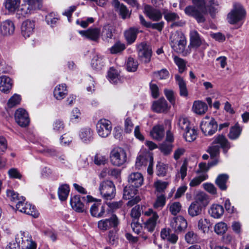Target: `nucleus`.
I'll list each match as a JSON object with an SVG mask.
<instances>
[{
  "label": "nucleus",
  "mask_w": 249,
  "mask_h": 249,
  "mask_svg": "<svg viewBox=\"0 0 249 249\" xmlns=\"http://www.w3.org/2000/svg\"><path fill=\"white\" fill-rule=\"evenodd\" d=\"M164 94L170 102V103L174 105L175 104V97L174 92L172 90L165 89L164 90Z\"/></svg>",
  "instance_id": "63"
},
{
  "label": "nucleus",
  "mask_w": 249,
  "mask_h": 249,
  "mask_svg": "<svg viewBox=\"0 0 249 249\" xmlns=\"http://www.w3.org/2000/svg\"><path fill=\"white\" fill-rule=\"evenodd\" d=\"M8 174L11 178H16V179H21L22 178V175L19 171L15 168H12L9 169L8 171Z\"/></svg>",
  "instance_id": "62"
},
{
  "label": "nucleus",
  "mask_w": 249,
  "mask_h": 249,
  "mask_svg": "<svg viewBox=\"0 0 249 249\" xmlns=\"http://www.w3.org/2000/svg\"><path fill=\"white\" fill-rule=\"evenodd\" d=\"M166 204L165 194L156 195V198L153 204V208L155 209L161 210Z\"/></svg>",
  "instance_id": "39"
},
{
  "label": "nucleus",
  "mask_w": 249,
  "mask_h": 249,
  "mask_svg": "<svg viewBox=\"0 0 249 249\" xmlns=\"http://www.w3.org/2000/svg\"><path fill=\"white\" fill-rule=\"evenodd\" d=\"M7 196L12 201L16 202L17 201L25 200V198L23 196L19 197L18 194L15 192L13 190H8L7 191Z\"/></svg>",
  "instance_id": "55"
},
{
  "label": "nucleus",
  "mask_w": 249,
  "mask_h": 249,
  "mask_svg": "<svg viewBox=\"0 0 249 249\" xmlns=\"http://www.w3.org/2000/svg\"><path fill=\"white\" fill-rule=\"evenodd\" d=\"M144 12L150 19L154 21H158L162 18V14L160 10L149 5L144 6Z\"/></svg>",
  "instance_id": "21"
},
{
  "label": "nucleus",
  "mask_w": 249,
  "mask_h": 249,
  "mask_svg": "<svg viewBox=\"0 0 249 249\" xmlns=\"http://www.w3.org/2000/svg\"><path fill=\"white\" fill-rule=\"evenodd\" d=\"M100 32V30L98 28H90L86 31H79V33L83 36L95 41H97L99 38Z\"/></svg>",
  "instance_id": "25"
},
{
  "label": "nucleus",
  "mask_w": 249,
  "mask_h": 249,
  "mask_svg": "<svg viewBox=\"0 0 249 249\" xmlns=\"http://www.w3.org/2000/svg\"><path fill=\"white\" fill-rule=\"evenodd\" d=\"M206 1L204 15L209 13L213 18H214L220 8L219 2L217 0H206Z\"/></svg>",
  "instance_id": "16"
},
{
  "label": "nucleus",
  "mask_w": 249,
  "mask_h": 249,
  "mask_svg": "<svg viewBox=\"0 0 249 249\" xmlns=\"http://www.w3.org/2000/svg\"><path fill=\"white\" fill-rule=\"evenodd\" d=\"M175 79L178 82L179 89V94L181 96L187 97L188 96V90L186 85L182 78L178 74L175 75Z\"/></svg>",
  "instance_id": "37"
},
{
  "label": "nucleus",
  "mask_w": 249,
  "mask_h": 249,
  "mask_svg": "<svg viewBox=\"0 0 249 249\" xmlns=\"http://www.w3.org/2000/svg\"><path fill=\"white\" fill-rule=\"evenodd\" d=\"M67 93V87L66 84H64L57 86L53 91V95L57 100L63 99Z\"/></svg>",
  "instance_id": "32"
},
{
  "label": "nucleus",
  "mask_w": 249,
  "mask_h": 249,
  "mask_svg": "<svg viewBox=\"0 0 249 249\" xmlns=\"http://www.w3.org/2000/svg\"><path fill=\"white\" fill-rule=\"evenodd\" d=\"M36 249V244L31 235L25 232H20L15 237V240L9 242L5 247V249Z\"/></svg>",
  "instance_id": "1"
},
{
  "label": "nucleus",
  "mask_w": 249,
  "mask_h": 249,
  "mask_svg": "<svg viewBox=\"0 0 249 249\" xmlns=\"http://www.w3.org/2000/svg\"><path fill=\"white\" fill-rule=\"evenodd\" d=\"M138 58L144 63H148L151 60L152 51L146 44L141 43L137 45Z\"/></svg>",
  "instance_id": "11"
},
{
  "label": "nucleus",
  "mask_w": 249,
  "mask_h": 249,
  "mask_svg": "<svg viewBox=\"0 0 249 249\" xmlns=\"http://www.w3.org/2000/svg\"><path fill=\"white\" fill-rule=\"evenodd\" d=\"M139 31L137 29L131 28L124 32L125 38L129 44L133 43L136 40Z\"/></svg>",
  "instance_id": "36"
},
{
  "label": "nucleus",
  "mask_w": 249,
  "mask_h": 249,
  "mask_svg": "<svg viewBox=\"0 0 249 249\" xmlns=\"http://www.w3.org/2000/svg\"><path fill=\"white\" fill-rule=\"evenodd\" d=\"M21 0H5V9L11 13H15L20 4Z\"/></svg>",
  "instance_id": "35"
},
{
  "label": "nucleus",
  "mask_w": 249,
  "mask_h": 249,
  "mask_svg": "<svg viewBox=\"0 0 249 249\" xmlns=\"http://www.w3.org/2000/svg\"><path fill=\"white\" fill-rule=\"evenodd\" d=\"M208 177V176L206 174L203 173L192 179L189 183V185L192 187L197 186L202 182L207 179Z\"/></svg>",
  "instance_id": "45"
},
{
  "label": "nucleus",
  "mask_w": 249,
  "mask_h": 249,
  "mask_svg": "<svg viewBox=\"0 0 249 249\" xmlns=\"http://www.w3.org/2000/svg\"><path fill=\"white\" fill-rule=\"evenodd\" d=\"M37 10L30 5L27 4H19L17 8V11L15 12L16 16L18 18H20L26 17L33 13L35 11Z\"/></svg>",
  "instance_id": "18"
},
{
  "label": "nucleus",
  "mask_w": 249,
  "mask_h": 249,
  "mask_svg": "<svg viewBox=\"0 0 249 249\" xmlns=\"http://www.w3.org/2000/svg\"><path fill=\"white\" fill-rule=\"evenodd\" d=\"M170 44L175 52L183 55H187L191 53L189 48L185 49L187 40L184 35L181 32H175L171 34Z\"/></svg>",
  "instance_id": "2"
},
{
  "label": "nucleus",
  "mask_w": 249,
  "mask_h": 249,
  "mask_svg": "<svg viewBox=\"0 0 249 249\" xmlns=\"http://www.w3.org/2000/svg\"><path fill=\"white\" fill-rule=\"evenodd\" d=\"M246 14L245 10L241 5L235 4L228 14L227 19L230 24H234L241 22L245 18Z\"/></svg>",
  "instance_id": "5"
},
{
  "label": "nucleus",
  "mask_w": 249,
  "mask_h": 249,
  "mask_svg": "<svg viewBox=\"0 0 249 249\" xmlns=\"http://www.w3.org/2000/svg\"><path fill=\"white\" fill-rule=\"evenodd\" d=\"M137 190L130 187H125L124 189L123 198L125 200L130 199L137 194Z\"/></svg>",
  "instance_id": "46"
},
{
  "label": "nucleus",
  "mask_w": 249,
  "mask_h": 249,
  "mask_svg": "<svg viewBox=\"0 0 249 249\" xmlns=\"http://www.w3.org/2000/svg\"><path fill=\"white\" fill-rule=\"evenodd\" d=\"M213 144H219L224 152L227 153L230 148V144L226 138L223 135H218L215 137L213 142Z\"/></svg>",
  "instance_id": "28"
},
{
  "label": "nucleus",
  "mask_w": 249,
  "mask_h": 249,
  "mask_svg": "<svg viewBox=\"0 0 249 249\" xmlns=\"http://www.w3.org/2000/svg\"><path fill=\"white\" fill-rule=\"evenodd\" d=\"M143 214L148 217L143 223V227L148 232H152L155 230L157 225L160 222L159 215L157 212L152 208H149L144 211Z\"/></svg>",
  "instance_id": "3"
},
{
  "label": "nucleus",
  "mask_w": 249,
  "mask_h": 249,
  "mask_svg": "<svg viewBox=\"0 0 249 249\" xmlns=\"http://www.w3.org/2000/svg\"><path fill=\"white\" fill-rule=\"evenodd\" d=\"M172 145L171 143H167L166 142H164L160 145V148L162 152L165 155L169 154L172 150Z\"/></svg>",
  "instance_id": "64"
},
{
  "label": "nucleus",
  "mask_w": 249,
  "mask_h": 249,
  "mask_svg": "<svg viewBox=\"0 0 249 249\" xmlns=\"http://www.w3.org/2000/svg\"><path fill=\"white\" fill-rule=\"evenodd\" d=\"M178 125L180 129L185 131L190 127V122L187 118L180 117L178 120Z\"/></svg>",
  "instance_id": "51"
},
{
  "label": "nucleus",
  "mask_w": 249,
  "mask_h": 249,
  "mask_svg": "<svg viewBox=\"0 0 249 249\" xmlns=\"http://www.w3.org/2000/svg\"><path fill=\"white\" fill-rule=\"evenodd\" d=\"M169 185L167 181H163L158 180L154 183V186L155 188V194H165V191Z\"/></svg>",
  "instance_id": "38"
},
{
  "label": "nucleus",
  "mask_w": 249,
  "mask_h": 249,
  "mask_svg": "<svg viewBox=\"0 0 249 249\" xmlns=\"http://www.w3.org/2000/svg\"><path fill=\"white\" fill-rule=\"evenodd\" d=\"M163 14L167 21H173L179 19V16L176 13L168 12L167 10H164Z\"/></svg>",
  "instance_id": "54"
},
{
  "label": "nucleus",
  "mask_w": 249,
  "mask_h": 249,
  "mask_svg": "<svg viewBox=\"0 0 249 249\" xmlns=\"http://www.w3.org/2000/svg\"><path fill=\"white\" fill-rule=\"evenodd\" d=\"M70 192L69 186L67 184L62 185L58 190V195L60 200L64 201L67 199Z\"/></svg>",
  "instance_id": "42"
},
{
  "label": "nucleus",
  "mask_w": 249,
  "mask_h": 249,
  "mask_svg": "<svg viewBox=\"0 0 249 249\" xmlns=\"http://www.w3.org/2000/svg\"><path fill=\"white\" fill-rule=\"evenodd\" d=\"M111 163L115 166L119 167L126 161V153L124 149L120 147L113 148L110 153Z\"/></svg>",
  "instance_id": "6"
},
{
  "label": "nucleus",
  "mask_w": 249,
  "mask_h": 249,
  "mask_svg": "<svg viewBox=\"0 0 249 249\" xmlns=\"http://www.w3.org/2000/svg\"><path fill=\"white\" fill-rule=\"evenodd\" d=\"M24 201L21 200L18 201L16 205L17 209L21 213L32 215L34 217H37L39 213L36 211L35 207L30 203H24Z\"/></svg>",
  "instance_id": "13"
},
{
  "label": "nucleus",
  "mask_w": 249,
  "mask_h": 249,
  "mask_svg": "<svg viewBox=\"0 0 249 249\" xmlns=\"http://www.w3.org/2000/svg\"><path fill=\"white\" fill-rule=\"evenodd\" d=\"M184 137L186 141L192 142L195 140L197 136V131L194 127H189L185 130Z\"/></svg>",
  "instance_id": "41"
},
{
  "label": "nucleus",
  "mask_w": 249,
  "mask_h": 249,
  "mask_svg": "<svg viewBox=\"0 0 249 249\" xmlns=\"http://www.w3.org/2000/svg\"><path fill=\"white\" fill-rule=\"evenodd\" d=\"M12 87L11 79L8 76H1L0 77V90L4 93L9 91Z\"/></svg>",
  "instance_id": "27"
},
{
  "label": "nucleus",
  "mask_w": 249,
  "mask_h": 249,
  "mask_svg": "<svg viewBox=\"0 0 249 249\" xmlns=\"http://www.w3.org/2000/svg\"><path fill=\"white\" fill-rule=\"evenodd\" d=\"M192 109L197 114L202 115L208 110L207 105L201 101H196L194 102Z\"/></svg>",
  "instance_id": "29"
},
{
  "label": "nucleus",
  "mask_w": 249,
  "mask_h": 249,
  "mask_svg": "<svg viewBox=\"0 0 249 249\" xmlns=\"http://www.w3.org/2000/svg\"><path fill=\"white\" fill-rule=\"evenodd\" d=\"M153 74L155 76L159 77L160 79H167L169 76V73L165 69H163L160 71H154Z\"/></svg>",
  "instance_id": "61"
},
{
  "label": "nucleus",
  "mask_w": 249,
  "mask_h": 249,
  "mask_svg": "<svg viewBox=\"0 0 249 249\" xmlns=\"http://www.w3.org/2000/svg\"><path fill=\"white\" fill-rule=\"evenodd\" d=\"M99 190L103 197L107 199H111L115 196V187L110 180L104 181L100 183Z\"/></svg>",
  "instance_id": "8"
},
{
  "label": "nucleus",
  "mask_w": 249,
  "mask_h": 249,
  "mask_svg": "<svg viewBox=\"0 0 249 249\" xmlns=\"http://www.w3.org/2000/svg\"><path fill=\"white\" fill-rule=\"evenodd\" d=\"M138 64L137 61L132 57H129L127 59L126 67L128 71L134 72L137 70Z\"/></svg>",
  "instance_id": "50"
},
{
  "label": "nucleus",
  "mask_w": 249,
  "mask_h": 249,
  "mask_svg": "<svg viewBox=\"0 0 249 249\" xmlns=\"http://www.w3.org/2000/svg\"><path fill=\"white\" fill-rule=\"evenodd\" d=\"M35 26L34 21L29 19L24 21L21 27L22 35L25 38L30 37L34 32Z\"/></svg>",
  "instance_id": "20"
},
{
  "label": "nucleus",
  "mask_w": 249,
  "mask_h": 249,
  "mask_svg": "<svg viewBox=\"0 0 249 249\" xmlns=\"http://www.w3.org/2000/svg\"><path fill=\"white\" fill-rule=\"evenodd\" d=\"M229 179V176L226 174H222L218 176L215 180V184L222 191L227 189V182Z\"/></svg>",
  "instance_id": "34"
},
{
  "label": "nucleus",
  "mask_w": 249,
  "mask_h": 249,
  "mask_svg": "<svg viewBox=\"0 0 249 249\" xmlns=\"http://www.w3.org/2000/svg\"><path fill=\"white\" fill-rule=\"evenodd\" d=\"M185 239L188 244H194L197 241V235L193 231H189L185 235Z\"/></svg>",
  "instance_id": "47"
},
{
  "label": "nucleus",
  "mask_w": 249,
  "mask_h": 249,
  "mask_svg": "<svg viewBox=\"0 0 249 249\" xmlns=\"http://www.w3.org/2000/svg\"><path fill=\"white\" fill-rule=\"evenodd\" d=\"M190 44L188 48L191 50V48L197 49L203 44L204 40L200 36L199 33L196 30H192L190 32Z\"/></svg>",
  "instance_id": "15"
},
{
  "label": "nucleus",
  "mask_w": 249,
  "mask_h": 249,
  "mask_svg": "<svg viewBox=\"0 0 249 249\" xmlns=\"http://www.w3.org/2000/svg\"><path fill=\"white\" fill-rule=\"evenodd\" d=\"M20 101V96L17 94H15L9 99L7 102V106L8 107L12 108L18 105Z\"/></svg>",
  "instance_id": "52"
},
{
  "label": "nucleus",
  "mask_w": 249,
  "mask_h": 249,
  "mask_svg": "<svg viewBox=\"0 0 249 249\" xmlns=\"http://www.w3.org/2000/svg\"><path fill=\"white\" fill-rule=\"evenodd\" d=\"M94 132L89 127L83 128L79 133V137L81 141L86 143H89L94 139Z\"/></svg>",
  "instance_id": "24"
},
{
  "label": "nucleus",
  "mask_w": 249,
  "mask_h": 249,
  "mask_svg": "<svg viewBox=\"0 0 249 249\" xmlns=\"http://www.w3.org/2000/svg\"><path fill=\"white\" fill-rule=\"evenodd\" d=\"M227 230V226L224 222H219L214 227V231L217 234H222Z\"/></svg>",
  "instance_id": "57"
},
{
  "label": "nucleus",
  "mask_w": 249,
  "mask_h": 249,
  "mask_svg": "<svg viewBox=\"0 0 249 249\" xmlns=\"http://www.w3.org/2000/svg\"><path fill=\"white\" fill-rule=\"evenodd\" d=\"M152 160V156L149 154L144 156L139 155L136 160V166L137 168H139L143 165L146 166L148 161L151 162Z\"/></svg>",
  "instance_id": "40"
},
{
  "label": "nucleus",
  "mask_w": 249,
  "mask_h": 249,
  "mask_svg": "<svg viewBox=\"0 0 249 249\" xmlns=\"http://www.w3.org/2000/svg\"><path fill=\"white\" fill-rule=\"evenodd\" d=\"M142 208L140 205H137L133 207L130 212V216L133 219L139 220L141 215Z\"/></svg>",
  "instance_id": "56"
},
{
  "label": "nucleus",
  "mask_w": 249,
  "mask_h": 249,
  "mask_svg": "<svg viewBox=\"0 0 249 249\" xmlns=\"http://www.w3.org/2000/svg\"><path fill=\"white\" fill-rule=\"evenodd\" d=\"M104 65L103 58L96 55L93 57L91 61L92 67L96 70H100L102 69Z\"/></svg>",
  "instance_id": "44"
},
{
  "label": "nucleus",
  "mask_w": 249,
  "mask_h": 249,
  "mask_svg": "<svg viewBox=\"0 0 249 249\" xmlns=\"http://www.w3.org/2000/svg\"><path fill=\"white\" fill-rule=\"evenodd\" d=\"M131 227L133 231L137 234H139L140 233L142 229V226L139 222V220H137L136 219H132L131 223Z\"/></svg>",
  "instance_id": "60"
},
{
  "label": "nucleus",
  "mask_w": 249,
  "mask_h": 249,
  "mask_svg": "<svg viewBox=\"0 0 249 249\" xmlns=\"http://www.w3.org/2000/svg\"><path fill=\"white\" fill-rule=\"evenodd\" d=\"M15 119L16 123L21 127L28 126L30 123L29 115L23 108H18L15 111Z\"/></svg>",
  "instance_id": "14"
},
{
  "label": "nucleus",
  "mask_w": 249,
  "mask_h": 249,
  "mask_svg": "<svg viewBox=\"0 0 249 249\" xmlns=\"http://www.w3.org/2000/svg\"><path fill=\"white\" fill-rule=\"evenodd\" d=\"M200 128L206 136H211L217 130V124L214 119L206 116L202 121Z\"/></svg>",
  "instance_id": "7"
},
{
  "label": "nucleus",
  "mask_w": 249,
  "mask_h": 249,
  "mask_svg": "<svg viewBox=\"0 0 249 249\" xmlns=\"http://www.w3.org/2000/svg\"><path fill=\"white\" fill-rule=\"evenodd\" d=\"M184 12L186 15L194 18L198 23H204L206 21L203 12L195 5L187 6L184 9Z\"/></svg>",
  "instance_id": "10"
},
{
  "label": "nucleus",
  "mask_w": 249,
  "mask_h": 249,
  "mask_svg": "<svg viewBox=\"0 0 249 249\" xmlns=\"http://www.w3.org/2000/svg\"><path fill=\"white\" fill-rule=\"evenodd\" d=\"M108 77L111 83L116 84L120 81V75L115 69H110L108 73Z\"/></svg>",
  "instance_id": "49"
},
{
  "label": "nucleus",
  "mask_w": 249,
  "mask_h": 249,
  "mask_svg": "<svg viewBox=\"0 0 249 249\" xmlns=\"http://www.w3.org/2000/svg\"><path fill=\"white\" fill-rule=\"evenodd\" d=\"M202 206L201 204L197 202H193L188 208V213L192 217H195L201 214Z\"/></svg>",
  "instance_id": "33"
},
{
  "label": "nucleus",
  "mask_w": 249,
  "mask_h": 249,
  "mask_svg": "<svg viewBox=\"0 0 249 249\" xmlns=\"http://www.w3.org/2000/svg\"><path fill=\"white\" fill-rule=\"evenodd\" d=\"M112 130L111 122L106 119H101L96 124V130L98 135L102 138H106L110 135Z\"/></svg>",
  "instance_id": "9"
},
{
  "label": "nucleus",
  "mask_w": 249,
  "mask_h": 249,
  "mask_svg": "<svg viewBox=\"0 0 249 249\" xmlns=\"http://www.w3.org/2000/svg\"><path fill=\"white\" fill-rule=\"evenodd\" d=\"M198 228L202 230L203 232L209 230L211 224L209 220L206 218H201L198 222Z\"/></svg>",
  "instance_id": "48"
},
{
  "label": "nucleus",
  "mask_w": 249,
  "mask_h": 249,
  "mask_svg": "<svg viewBox=\"0 0 249 249\" xmlns=\"http://www.w3.org/2000/svg\"><path fill=\"white\" fill-rule=\"evenodd\" d=\"M55 16V13L53 12L51 13L46 16V20L48 24L53 27L56 24L58 18L56 17Z\"/></svg>",
  "instance_id": "58"
},
{
  "label": "nucleus",
  "mask_w": 249,
  "mask_h": 249,
  "mask_svg": "<svg viewBox=\"0 0 249 249\" xmlns=\"http://www.w3.org/2000/svg\"><path fill=\"white\" fill-rule=\"evenodd\" d=\"M168 207L171 213L176 215L180 211L181 205L179 202H176L168 205Z\"/></svg>",
  "instance_id": "53"
},
{
  "label": "nucleus",
  "mask_w": 249,
  "mask_h": 249,
  "mask_svg": "<svg viewBox=\"0 0 249 249\" xmlns=\"http://www.w3.org/2000/svg\"><path fill=\"white\" fill-rule=\"evenodd\" d=\"M224 210L222 205L219 204H213L209 211L211 215L215 218H220L224 213Z\"/></svg>",
  "instance_id": "31"
},
{
  "label": "nucleus",
  "mask_w": 249,
  "mask_h": 249,
  "mask_svg": "<svg viewBox=\"0 0 249 249\" xmlns=\"http://www.w3.org/2000/svg\"><path fill=\"white\" fill-rule=\"evenodd\" d=\"M90 212L93 216L102 217L105 212V206L100 203H95L91 206Z\"/></svg>",
  "instance_id": "26"
},
{
  "label": "nucleus",
  "mask_w": 249,
  "mask_h": 249,
  "mask_svg": "<svg viewBox=\"0 0 249 249\" xmlns=\"http://www.w3.org/2000/svg\"><path fill=\"white\" fill-rule=\"evenodd\" d=\"M15 29L14 22L10 20H6L1 23L0 32L3 36H10L14 33Z\"/></svg>",
  "instance_id": "23"
},
{
  "label": "nucleus",
  "mask_w": 249,
  "mask_h": 249,
  "mask_svg": "<svg viewBox=\"0 0 249 249\" xmlns=\"http://www.w3.org/2000/svg\"><path fill=\"white\" fill-rule=\"evenodd\" d=\"M128 181L132 187L139 188L143 184V177L141 173L133 172L129 175Z\"/></svg>",
  "instance_id": "19"
},
{
  "label": "nucleus",
  "mask_w": 249,
  "mask_h": 249,
  "mask_svg": "<svg viewBox=\"0 0 249 249\" xmlns=\"http://www.w3.org/2000/svg\"><path fill=\"white\" fill-rule=\"evenodd\" d=\"M170 225L176 232H181L187 227V222L181 216L174 217L171 221Z\"/></svg>",
  "instance_id": "17"
},
{
  "label": "nucleus",
  "mask_w": 249,
  "mask_h": 249,
  "mask_svg": "<svg viewBox=\"0 0 249 249\" xmlns=\"http://www.w3.org/2000/svg\"><path fill=\"white\" fill-rule=\"evenodd\" d=\"M81 197L79 195L74 196L71 199L70 203L72 209L78 213L86 212L87 209V204L88 202H93L94 198L90 196Z\"/></svg>",
  "instance_id": "4"
},
{
  "label": "nucleus",
  "mask_w": 249,
  "mask_h": 249,
  "mask_svg": "<svg viewBox=\"0 0 249 249\" xmlns=\"http://www.w3.org/2000/svg\"><path fill=\"white\" fill-rule=\"evenodd\" d=\"M174 61L178 68L179 72H183L186 69V64L183 59L178 57H174Z\"/></svg>",
  "instance_id": "59"
},
{
  "label": "nucleus",
  "mask_w": 249,
  "mask_h": 249,
  "mask_svg": "<svg viewBox=\"0 0 249 249\" xmlns=\"http://www.w3.org/2000/svg\"><path fill=\"white\" fill-rule=\"evenodd\" d=\"M241 131L242 129L238 124H236L231 127L228 137L231 140H235L239 137Z\"/></svg>",
  "instance_id": "43"
},
{
  "label": "nucleus",
  "mask_w": 249,
  "mask_h": 249,
  "mask_svg": "<svg viewBox=\"0 0 249 249\" xmlns=\"http://www.w3.org/2000/svg\"><path fill=\"white\" fill-rule=\"evenodd\" d=\"M169 108L170 107L168 106L167 101L163 98H160L153 103L152 109L158 113L166 112L169 110Z\"/></svg>",
  "instance_id": "22"
},
{
  "label": "nucleus",
  "mask_w": 249,
  "mask_h": 249,
  "mask_svg": "<svg viewBox=\"0 0 249 249\" xmlns=\"http://www.w3.org/2000/svg\"><path fill=\"white\" fill-rule=\"evenodd\" d=\"M151 136L155 140L160 141L164 135V129L161 125H156L150 132Z\"/></svg>",
  "instance_id": "30"
},
{
  "label": "nucleus",
  "mask_w": 249,
  "mask_h": 249,
  "mask_svg": "<svg viewBox=\"0 0 249 249\" xmlns=\"http://www.w3.org/2000/svg\"><path fill=\"white\" fill-rule=\"evenodd\" d=\"M119 223L118 218L116 215L113 214L109 218L100 220L98 223V227L101 230L107 231L111 228H116Z\"/></svg>",
  "instance_id": "12"
}]
</instances>
